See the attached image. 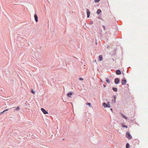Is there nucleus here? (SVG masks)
<instances>
[{"instance_id":"f03ea898","label":"nucleus","mask_w":148,"mask_h":148,"mask_svg":"<svg viewBox=\"0 0 148 148\" xmlns=\"http://www.w3.org/2000/svg\"><path fill=\"white\" fill-rule=\"evenodd\" d=\"M126 136L129 139H131L132 138V136L129 132H126Z\"/></svg>"},{"instance_id":"a878e982","label":"nucleus","mask_w":148,"mask_h":148,"mask_svg":"<svg viewBox=\"0 0 148 148\" xmlns=\"http://www.w3.org/2000/svg\"><path fill=\"white\" fill-rule=\"evenodd\" d=\"M124 119H127V117L125 116V117L124 118Z\"/></svg>"},{"instance_id":"393cba45","label":"nucleus","mask_w":148,"mask_h":148,"mask_svg":"<svg viewBox=\"0 0 148 148\" xmlns=\"http://www.w3.org/2000/svg\"><path fill=\"white\" fill-rule=\"evenodd\" d=\"M103 29L104 30H105V29H106V28L105 26H104V25H103Z\"/></svg>"},{"instance_id":"423d86ee","label":"nucleus","mask_w":148,"mask_h":148,"mask_svg":"<svg viewBox=\"0 0 148 148\" xmlns=\"http://www.w3.org/2000/svg\"><path fill=\"white\" fill-rule=\"evenodd\" d=\"M86 14L87 15V17L88 18L90 16V12L89 10V9H87L86 10Z\"/></svg>"},{"instance_id":"a211bd4d","label":"nucleus","mask_w":148,"mask_h":148,"mask_svg":"<svg viewBox=\"0 0 148 148\" xmlns=\"http://www.w3.org/2000/svg\"><path fill=\"white\" fill-rule=\"evenodd\" d=\"M122 127H124V128H127L128 127L127 125H124L123 124H122Z\"/></svg>"},{"instance_id":"0eeeda50","label":"nucleus","mask_w":148,"mask_h":148,"mask_svg":"<svg viewBox=\"0 0 148 148\" xmlns=\"http://www.w3.org/2000/svg\"><path fill=\"white\" fill-rule=\"evenodd\" d=\"M116 98V97L115 95H114L113 96L112 99V102L113 103H115Z\"/></svg>"},{"instance_id":"c85d7f7f","label":"nucleus","mask_w":148,"mask_h":148,"mask_svg":"<svg viewBox=\"0 0 148 148\" xmlns=\"http://www.w3.org/2000/svg\"><path fill=\"white\" fill-rule=\"evenodd\" d=\"M110 110H112V108H111V109H110Z\"/></svg>"},{"instance_id":"bb28decb","label":"nucleus","mask_w":148,"mask_h":148,"mask_svg":"<svg viewBox=\"0 0 148 148\" xmlns=\"http://www.w3.org/2000/svg\"><path fill=\"white\" fill-rule=\"evenodd\" d=\"M103 86L104 87H106V86L105 84H103Z\"/></svg>"},{"instance_id":"20e7f679","label":"nucleus","mask_w":148,"mask_h":148,"mask_svg":"<svg viewBox=\"0 0 148 148\" xmlns=\"http://www.w3.org/2000/svg\"><path fill=\"white\" fill-rule=\"evenodd\" d=\"M114 82L116 84H118L120 82V79H119L118 78H116L115 79H114Z\"/></svg>"},{"instance_id":"4468645a","label":"nucleus","mask_w":148,"mask_h":148,"mask_svg":"<svg viewBox=\"0 0 148 148\" xmlns=\"http://www.w3.org/2000/svg\"><path fill=\"white\" fill-rule=\"evenodd\" d=\"M112 88L114 92H116L117 91L118 89L116 87H112Z\"/></svg>"},{"instance_id":"39448f33","label":"nucleus","mask_w":148,"mask_h":148,"mask_svg":"<svg viewBox=\"0 0 148 148\" xmlns=\"http://www.w3.org/2000/svg\"><path fill=\"white\" fill-rule=\"evenodd\" d=\"M41 110L44 114H48V112L46 111L44 108H41Z\"/></svg>"},{"instance_id":"6ab92c4d","label":"nucleus","mask_w":148,"mask_h":148,"mask_svg":"<svg viewBox=\"0 0 148 148\" xmlns=\"http://www.w3.org/2000/svg\"><path fill=\"white\" fill-rule=\"evenodd\" d=\"M86 105H88L89 106L91 107V104L90 103H86Z\"/></svg>"},{"instance_id":"f3484780","label":"nucleus","mask_w":148,"mask_h":148,"mask_svg":"<svg viewBox=\"0 0 148 148\" xmlns=\"http://www.w3.org/2000/svg\"><path fill=\"white\" fill-rule=\"evenodd\" d=\"M106 81L107 83H109L110 82V81L109 79H108V78H106Z\"/></svg>"},{"instance_id":"5701e85b","label":"nucleus","mask_w":148,"mask_h":148,"mask_svg":"<svg viewBox=\"0 0 148 148\" xmlns=\"http://www.w3.org/2000/svg\"><path fill=\"white\" fill-rule=\"evenodd\" d=\"M79 79L80 81H83V79L82 77H80L79 78Z\"/></svg>"},{"instance_id":"ddd939ff","label":"nucleus","mask_w":148,"mask_h":148,"mask_svg":"<svg viewBox=\"0 0 148 148\" xmlns=\"http://www.w3.org/2000/svg\"><path fill=\"white\" fill-rule=\"evenodd\" d=\"M99 60L100 61H102L103 60V57L102 55H100L99 56Z\"/></svg>"},{"instance_id":"dca6fc26","label":"nucleus","mask_w":148,"mask_h":148,"mask_svg":"<svg viewBox=\"0 0 148 148\" xmlns=\"http://www.w3.org/2000/svg\"><path fill=\"white\" fill-rule=\"evenodd\" d=\"M130 145L129 144L127 143L126 144V148H130Z\"/></svg>"},{"instance_id":"7ed1b4c3","label":"nucleus","mask_w":148,"mask_h":148,"mask_svg":"<svg viewBox=\"0 0 148 148\" xmlns=\"http://www.w3.org/2000/svg\"><path fill=\"white\" fill-rule=\"evenodd\" d=\"M122 84L123 85H125L127 82V81L125 78H124L121 80Z\"/></svg>"},{"instance_id":"6e6552de","label":"nucleus","mask_w":148,"mask_h":148,"mask_svg":"<svg viewBox=\"0 0 148 148\" xmlns=\"http://www.w3.org/2000/svg\"><path fill=\"white\" fill-rule=\"evenodd\" d=\"M116 73L117 75H120L121 73L120 70H117L116 71Z\"/></svg>"},{"instance_id":"9b49d317","label":"nucleus","mask_w":148,"mask_h":148,"mask_svg":"<svg viewBox=\"0 0 148 148\" xmlns=\"http://www.w3.org/2000/svg\"><path fill=\"white\" fill-rule=\"evenodd\" d=\"M13 108H15V109H14V112L18 111L20 109V108L19 106H17L16 107H13Z\"/></svg>"},{"instance_id":"4be33fe9","label":"nucleus","mask_w":148,"mask_h":148,"mask_svg":"<svg viewBox=\"0 0 148 148\" xmlns=\"http://www.w3.org/2000/svg\"><path fill=\"white\" fill-rule=\"evenodd\" d=\"M100 0H94L95 2V3H97L99 2Z\"/></svg>"},{"instance_id":"412c9836","label":"nucleus","mask_w":148,"mask_h":148,"mask_svg":"<svg viewBox=\"0 0 148 148\" xmlns=\"http://www.w3.org/2000/svg\"><path fill=\"white\" fill-rule=\"evenodd\" d=\"M121 115L123 118H124L125 117V116L122 113L121 114Z\"/></svg>"},{"instance_id":"1a4fd4ad","label":"nucleus","mask_w":148,"mask_h":148,"mask_svg":"<svg viewBox=\"0 0 148 148\" xmlns=\"http://www.w3.org/2000/svg\"><path fill=\"white\" fill-rule=\"evenodd\" d=\"M73 92H69L67 94V96L69 97H71V96L73 95Z\"/></svg>"},{"instance_id":"aec40b11","label":"nucleus","mask_w":148,"mask_h":148,"mask_svg":"<svg viewBox=\"0 0 148 148\" xmlns=\"http://www.w3.org/2000/svg\"><path fill=\"white\" fill-rule=\"evenodd\" d=\"M31 92L33 94H34L35 93V92L34 91L33 89H32L31 90Z\"/></svg>"},{"instance_id":"9d476101","label":"nucleus","mask_w":148,"mask_h":148,"mask_svg":"<svg viewBox=\"0 0 148 148\" xmlns=\"http://www.w3.org/2000/svg\"><path fill=\"white\" fill-rule=\"evenodd\" d=\"M34 16L35 21L36 22H37L38 21V17L37 15L36 14H35Z\"/></svg>"},{"instance_id":"f257e3e1","label":"nucleus","mask_w":148,"mask_h":148,"mask_svg":"<svg viewBox=\"0 0 148 148\" xmlns=\"http://www.w3.org/2000/svg\"><path fill=\"white\" fill-rule=\"evenodd\" d=\"M102 105L103 107L106 108H110V102H108L107 103L105 102H103L102 103Z\"/></svg>"},{"instance_id":"f8f14e48","label":"nucleus","mask_w":148,"mask_h":148,"mask_svg":"<svg viewBox=\"0 0 148 148\" xmlns=\"http://www.w3.org/2000/svg\"><path fill=\"white\" fill-rule=\"evenodd\" d=\"M101 12V10L100 9H98L97 11V14H99Z\"/></svg>"},{"instance_id":"cd10ccee","label":"nucleus","mask_w":148,"mask_h":148,"mask_svg":"<svg viewBox=\"0 0 148 148\" xmlns=\"http://www.w3.org/2000/svg\"><path fill=\"white\" fill-rule=\"evenodd\" d=\"M53 65H52V66H51V67H52V68H53Z\"/></svg>"},{"instance_id":"2eb2a0df","label":"nucleus","mask_w":148,"mask_h":148,"mask_svg":"<svg viewBox=\"0 0 148 148\" xmlns=\"http://www.w3.org/2000/svg\"><path fill=\"white\" fill-rule=\"evenodd\" d=\"M9 110V109H6L5 110H3L2 112H1L0 113V114H3L4 112H5L8 111Z\"/></svg>"},{"instance_id":"b1692460","label":"nucleus","mask_w":148,"mask_h":148,"mask_svg":"<svg viewBox=\"0 0 148 148\" xmlns=\"http://www.w3.org/2000/svg\"><path fill=\"white\" fill-rule=\"evenodd\" d=\"M90 25H92V24H93V21H91L90 22Z\"/></svg>"}]
</instances>
